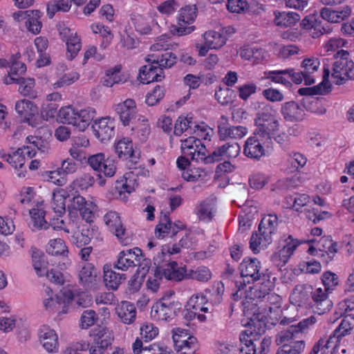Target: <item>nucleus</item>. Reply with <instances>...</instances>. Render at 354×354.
I'll return each instance as SVG.
<instances>
[{"label": "nucleus", "instance_id": "obj_1", "mask_svg": "<svg viewBox=\"0 0 354 354\" xmlns=\"http://www.w3.org/2000/svg\"><path fill=\"white\" fill-rule=\"evenodd\" d=\"M49 146L41 138L29 136L26 139V145L8 154H3L1 157L15 168L16 174L19 178H25L26 170L24 164L26 157L32 158L35 156L37 151L41 153H48Z\"/></svg>", "mask_w": 354, "mask_h": 354}, {"label": "nucleus", "instance_id": "obj_2", "mask_svg": "<svg viewBox=\"0 0 354 354\" xmlns=\"http://www.w3.org/2000/svg\"><path fill=\"white\" fill-rule=\"evenodd\" d=\"M75 295L72 290L64 287L57 294L50 288H46L42 300L43 307L50 315L59 320L68 313Z\"/></svg>", "mask_w": 354, "mask_h": 354}, {"label": "nucleus", "instance_id": "obj_3", "mask_svg": "<svg viewBox=\"0 0 354 354\" xmlns=\"http://www.w3.org/2000/svg\"><path fill=\"white\" fill-rule=\"evenodd\" d=\"M96 115V110L93 107L86 106L77 110L73 105L68 104L60 107L56 120L59 123L72 125L77 130L84 132Z\"/></svg>", "mask_w": 354, "mask_h": 354}, {"label": "nucleus", "instance_id": "obj_4", "mask_svg": "<svg viewBox=\"0 0 354 354\" xmlns=\"http://www.w3.org/2000/svg\"><path fill=\"white\" fill-rule=\"evenodd\" d=\"M180 150L184 156L198 163L208 165L221 160V147H217L213 151L208 152L201 140L194 136L181 140Z\"/></svg>", "mask_w": 354, "mask_h": 354}, {"label": "nucleus", "instance_id": "obj_5", "mask_svg": "<svg viewBox=\"0 0 354 354\" xmlns=\"http://www.w3.org/2000/svg\"><path fill=\"white\" fill-rule=\"evenodd\" d=\"M72 196L68 205L70 219L75 222L82 218L88 223L92 222L97 209L95 201L93 198L86 199L77 192L73 194Z\"/></svg>", "mask_w": 354, "mask_h": 354}, {"label": "nucleus", "instance_id": "obj_6", "mask_svg": "<svg viewBox=\"0 0 354 354\" xmlns=\"http://www.w3.org/2000/svg\"><path fill=\"white\" fill-rule=\"evenodd\" d=\"M170 46L169 37L166 34L160 36L151 46L153 53L145 57L146 62L158 64L162 68L171 67L176 64L177 57L173 53L167 51Z\"/></svg>", "mask_w": 354, "mask_h": 354}, {"label": "nucleus", "instance_id": "obj_7", "mask_svg": "<svg viewBox=\"0 0 354 354\" xmlns=\"http://www.w3.org/2000/svg\"><path fill=\"white\" fill-rule=\"evenodd\" d=\"M204 233L201 229L193 228L189 230L183 237L178 244H165L161 247L160 252L154 258L155 263L160 264L171 255L180 252V248H192L195 243L203 239Z\"/></svg>", "mask_w": 354, "mask_h": 354}, {"label": "nucleus", "instance_id": "obj_8", "mask_svg": "<svg viewBox=\"0 0 354 354\" xmlns=\"http://www.w3.org/2000/svg\"><path fill=\"white\" fill-rule=\"evenodd\" d=\"M332 76L337 79L336 84L340 85L348 80H354V62L347 50H339L335 55Z\"/></svg>", "mask_w": 354, "mask_h": 354}, {"label": "nucleus", "instance_id": "obj_9", "mask_svg": "<svg viewBox=\"0 0 354 354\" xmlns=\"http://www.w3.org/2000/svg\"><path fill=\"white\" fill-rule=\"evenodd\" d=\"M270 135L255 130L252 136L247 139L243 147V153L248 158L259 160L265 155V147H272Z\"/></svg>", "mask_w": 354, "mask_h": 354}, {"label": "nucleus", "instance_id": "obj_10", "mask_svg": "<svg viewBox=\"0 0 354 354\" xmlns=\"http://www.w3.org/2000/svg\"><path fill=\"white\" fill-rule=\"evenodd\" d=\"M197 17V8L194 5H187L181 8L176 15V24L171 26L170 32L174 35L184 36L191 34L195 30L192 26Z\"/></svg>", "mask_w": 354, "mask_h": 354}, {"label": "nucleus", "instance_id": "obj_11", "mask_svg": "<svg viewBox=\"0 0 354 354\" xmlns=\"http://www.w3.org/2000/svg\"><path fill=\"white\" fill-rule=\"evenodd\" d=\"M243 311L245 316L250 318L248 324L253 326L257 334H262L265 332L266 321L268 313L266 309L261 310L257 304L252 299H245L242 301Z\"/></svg>", "mask_w": 354, "mask_h": 354}, {"label": "nucleus", "instance_id": "obj_12", "mask_svg": "<svg viewBox=\"0 0 354 354\" xmlns=\"http://www.w3.org/2000/svg\"><path fill=\"white\" fill-rule=\"evenodd\" d=\"M209 306L208 300L203 293L194 295L187 303L186 310L187 313L185 317L190 319L197 318L200 322H203L206 321L207 316L202 313L209 314Z\"/></svg>", "mask_w": 354, "mask_h": 354}, {"label": "nucleus", "instance_id": "obj_13", "mask_svg": "<svg viewBox=\"0 0 354 354\" xmlns=\"http://www.w3.org/2000/svg\"><path fill=\"white\" fill-rule=\"evenodd\" d=\"M15 110L23 120L33 127L42 124V116L39 115L37 105L28 100H21L16 102Z\"/></svg>", "mask_w": 354, "mask_h": 354}, {"label": "nucleus", "instance_id": "obj_14", "mask_svg": "<svg viewBox=\"0 0 354 354\" xmlns=\"http://www.w3.org/2000/svg\"><path fill=\"white\" fill-rule=\"evenodd\" d=\"M113 149L116 157L122 160H129L137 163L140 159V153L135 149L131 138L129 137L116 138L113 144Z\"/></svg>", "mask_w": 354, "mask_h": 354}, {"label": "nucleus", "instance_id": "obj_15", "mask_svg": "<svg viewBox=\"0 0 354 354\" xmlns=\"http://www.w3.org/2000/svg\"><path fill=\"white\" fill-rule=\"evenodd\" d=\"M181 308V304L178 301L165 304L162 301H157L151 307V318L156 322H169L173 320Z\"/></svg>", "mask_w": 354, "mask_h": 354}, {"label": "nucleus", "instance_id": "obj_16", "mask_svg": "<svg viewBox=\"0 0 354 354\" xmlns=\"http://www.w3.org/2000/svg\"><path fill=\"white\" fill-rule=\"evenodd\" d=\"M138 186V176L133 171L127 172L115 182L113 198L127 202L129 196Z\"/></svg>", "mask_w": 354, "mask_h": 354}, {"label": "nucleus", "instance_id": "obj_17", "mask_svg": "<svg viewBox=\"0 0 354 354\" xmlns=\"http://www.w3.org/2000/svg\"><path fill=\"white\" fill-rule=\"evenodd\" d=\"M175 350L179 354H191L197 348V340L186 329L176 328L172 330Z\"/></svg>", "mask_w": 354, "mask_h": 354}, {"label": "nucleus", "instance_id": "obj_18", "mask_svg": "<svg viewBox=\"0 0 354 354\" xmlns=\"http://www.w3.org/2000/svg\"><path fill=\"white\" fill-rule=\"evenodd\" d=\"M42 12L39 10H29L26 11H17L13 13L14 20L18 23L24 22L28 32L33 35L40 33L42 28Z\"/></svg>", "mask_w": 354, "mask_h": 354}, {"label": "nucleus", "instance_id": "obj_19", "mask_svg": "<svg viewBox=\"0 0 354 354\" xmlns=\"http://www.w3.org/2000/svg\"><path fill=\"white\" fill-rule=\"evenodd\" d=\"M88 165L95 171L106 177H113L117 170V162L114 158L106 157L104 153H97L88 158Z\"/></svg>", "mask_w": 354, "mask_h": 354}, {"label": "nucleus", "instance_id": "obj_20", "mask_svg": "<svg viewBox=\"0 0 354 354\" xmlns=\"http://www.w3.org/2000/svg\"><path fill=\"white\" fill-rule=\"evenodd\" d=\"M38 340L42 348L51 354L57 353L59 350V339L57 331L47 324L39 326L37 330Z\"/></svg>", "mask_w": 354, "mask_h": 354}, {"label": "nucleus", "instance_id": "obj_21", "mask_svg": "<svg viewBox=\"0 0 354 354\" xmlns=\"http://www.w3.org/2000/svg\"><path fill=\"white\" fill-rule=\"evenodd\" d=\"M263 105V108L257 115L256 123L259 127L256 130L271 136L279 130V123L272 113V106L269 104Z\"/></svg>", "mask_w": 354, "mask_h": 354}, {"label": "nucleus", "instance_id": "obj_22", "mask_svg": "<svg viewBox=\"0 0 354 354\" xmlns=\"http://www.w3.org/2000/svg\"><path fill=\"white\" fill-rule=\"evenodd\" d=\"M115 120L110 116L93 120L92 129L95 138L101 142L109 141L115 135Z\"/></svg>", "mask_w": 354, "mask_h": 354}, {"label": "nucleus", "instance_id": "obj_23", "mask_svg": "<svg viewBox=\"0 0 354 354\" xmlns=\"http://www.w3.org/2000/svg\"><path fill=\"white\" fill-rule=\"evenodd\" d=\"M103 219L108 229L115 235L120 243L127 245L129 240L120 214L117 212L110 211L104 216Z\"/></svg>", "mask_w": 354, "mask_h": 354}, {"label": "nucleus", "instance_id": "obj_24", "mask_svg": "<svg viewBox=\"0 0 354 354\" xmlns=\"http://www.w3.org/2000/svg\"><path fill=\"white\" fill-rule=\"evenodd\" d=\"M59 35L66 46V56L69 59H74L81 49L82 44L80 37L73 30L65 26H60L58 28Z\"/></svg>", "mask_w": 354, "mask_h": 354}, {"label": "nucleus", "instance_id": "obj_25", "mask_svg": "<svg viewBox=\"0 0 354 354\" xmlns=\"http://www.w3.org/2000/svg\"><path fill=\"white\" fill-rule=\"evenodd\" d=\"M142 257V252L138 248L122 250L118 254L114 267L118 270L127 271L134 268Z\"/></svg>", "mask_w": 354, "mask_h": 354}, {"label": "nucleus", "instance_id": "obj_26", "mask_svg": "<svg viewBox=\"0 0 354 354\" xmlns=\"http://www.w3.org/2000/svg\"><path fill=\"white\" fill-rule=\"evenodd\" d=\"M73 185H68L64 188H56L52 192L50 207L59 216L66 212V200L73 195Z\"/></svg>", "mask_w": 354, "mask_h": 354}, {"label": "nucleus", "instance_id": "obj_27", "mask_svg": "<svg viewBox=\"0 0 354 354\" xmlns=\"http://www.w3.org/2000/svg\"><path fill=\"white\" fill-rule=\"evenodd\" d=\"M78 279L80 285L86 290H94L100 283V275L92 263H86L79 271Z\"/></svg>", "mask_w": 354, "mask_h": 354}, {"label": "nucleus", "instance_id": "obj_28", "mask_svg": "<svg viewBox=\"0 0 354 354\" xmlns=\"http://www.w3.org/2000/svg\"><path fill=\"white\" fill-rule=\"evenodd\" d=\"M316 322V317L312 315L308 318L302 319L297 324L290 325L287 330L280 333L279 337L277 339V344H283L286 341L296 337L297 335L303 333L306 329L314 325Z\"/></svg>", "mask_w": 354, "mask_h": 354}, {"label": "nucleus", "instance_id": "obj_29", "mask_svg": "<svg viewBox=\"0 0 354 354\" xmlns=\"http://www.w3.org/2000/svg\"><path fill=\"white\" fill-rule=\"evenodd\" d=\"M115 112L119 115L120 120L123 126H129L136 117L137 106L136 102L132 99H127L113 105Z\"/></svg>", "mask_w": 354, "mask_h": 354}, {"label": "nucleus", "instance_id": "obj_30", "mask_svg": "<svg viewBox=\"0 0 354 354\" xmlns=\"http://www.w3.org/2000/svg\"><path fill=\"white\" fill-rule=\"evenodd\" d=\"M276 233V230H272L267 227H258V231L252 233L250 241V248L252 251L257 254L259 252L260 246L266 247L272 241V235Z\"/></svg>", "mask_w": 354, "mask_h": 354}, {"label": "nucleus", "instance_id": "obj_31", "mask_svg": "<svg viewBox=\"0 0 354 354\" xmlns=\"http://www.w3.org/2000/svg\"><path fill=\"white\" fill-rule=\"evenodd\" d=\"M164 77L163 69L156 63L148 62L139 71V80L141 83L145 84L153 82H160Z\"/></svg>", "mask_w": 354, "mask_h": 354}, {"label": "nucleus", "instance_id": "obj_32", "mask_svg": "<svg viewBox=\"0 0 354 354\" xmlns=\"http://www.w3.org/2000/svg\"><path fill=\"white\" fill-rule=\"evenodd\" d=\"M216 212V199L211 196L201 202L195 209L198 218L203 222L209 223Z\"/></svg>", "mask_w": 354, "mask_h": 354}, {"label": "nucleus", "instance_id": "obj_33", "mask_svg": "<svg viewBox=\"0 0 354 354\" xmlns=\"http://www.w3.org/2000/svg\"><path fill=\"white\" fill-rule=\"evenodd\" d=\"M281 113L286 121H301L305 116L304 106L295 101L286 102L281 104Z\"/></svg>", "mask_w": 354, "mask_h": 354}, {"label": "nucleus", "instance_id": "obj_34", "mask_svg": "<svg viewBox=\"0 0 354 354\" xmlns=\"http://www.w3.org/2000/svg\"><path fill=\"white\" fill-rule=\"evenodd\" d=\"M29 214L30 217L29 225L33 230L48 228V223L45 218L46 211L43 201L38 202L34 207L30 209Z\"/></svg>", "mask_w": 354, "mask_h": 354}, {"label": "nucleus", "instance_id": "obj_35", "mask_svg": "<svg viewBox=\"0 0 354 354\" xmlns=\"http://www.w3.org/2000/svg\"><path fill=\"white\" fill-rule=\"evenodd\" d=\"M71 266V261L69 259L59 263V270L56 268L50 269L47 272L46 277L53 283L59 286L64 285L65 283L71 281L72 276L69 273L62 272L61 270H66Z\"/></svg>", "mask_w": 354, "mask_h": 354}, {"label": "nucleus", "instance_id": "obj_36", "mask_svg": "<svg viewBox=\"0 0 354 354\" xmlns=\"http://www.w3.org/2000/svg\"><path fill=\"white\" fill-rule=\"evenodd\" d=\"M184 227L185 225L182 222L178 221L175 223H171V221L165 216L156 225L155 234L158 239L172 236Z\"/></svg>", "mask_w": 354, "mask_h": 354}, {"label": "nucleus", "instance_id": "obj_37", "mask_svg": "<svg viewBox=\"0 0 354 354\" xmlns=\"http://www.w3.org/2000/svg\"><path fill=\"white\" fill-rule=\"evenodd\" d=\"M162 275L167 280L180 281L187 277V272L185 266L178 265L176 261H171L160 266Z\"/></svg>", "mask_w": 354, "mask_h": 354}, {"label": "nucleus", "instance_id": "obj_38", "mask_svg": "<svg viewBox=\"0 0 354 354\" xmlns=\"http://www.w3.org/2000/svg\"><path fill=\"white\" fill-rule=\"evenodd\" d=\"M260 262L257 258H245L239 266L240 273L243 277H250L253 281L261 279L263 273L260 272Z\"/></svg>", "mask_w": 354, "mask_h": 354}, {"label": "nucleus", "instance_id": "obj_39", "mask_svg": "<svg viewBox=\"0 0 354 354\" xmlns=\"http://www.w3.org/2000/svg\"><path fill=\"white\" fill-rule=\"evenodd\" d=\"M115 313L120 321L124 324H131L136 319V308L132 303L127 301L118 304Z\"/></svg>", "mask_w": 354, "mask_h": 354}, {"label": "nucleus", "instance_id": "obj_40", "mask_svg": "<svg viewBox=\"0 0 354 354\" xmlns=\"http://www.w3.org/2000/svg\"><path fill=\"white\" fill-rule=\"evenodd\" d=\"M34 46L37 49L38 54V57L35 62L36 66L41 68L50 65V57L46 52L48 47V39L42 36L37 37L34 40Z\"/></svg>", "mask_w": 354, "mask_h": 354}, {"label": "nucleus", "instance_id": "obj_41", "mask_svg": "<svg viewBox=\"0 0 354 354\" xmlns=\"http://www.w3.org/2000/svg\"><path fill=\"white\" fill-rule=\"evenodd\" d=\"M351 14V8L344 6L338 10H332L328 8H323L320 10L322 18L329 23H339L348 17Z\"/></svg>", "mask_w": 354, "mask_h": 354}, {"label": "nucleus", "instance_id": "obj_42", "mask_svg": "<svg viewBox=\"0 0 354 354\" xmlns=\"http://www.w3.org/2000/svg\"><path fill=\"white\" fill-rule=\"evenodd\" d=\"M312 286L309 284H298L292 290L290 299L294 305L301 306L308 302L310 297H312Z\"/></svg>", "mask_w": 354, "mask_h": 354}, {"label": "nucleus", "instance_id": "obj_43", "mask_svg": "<svg viewBox=\"0 0 354 354\" xmlns=\"http://www.w3.org/2000/svg\"><path fill=\"white\" fill-rule=\"evenodd\" d=\"M90 29L93 34L100 36V48L106 49L111 44L113 39V33L109 27L102 23L95 22L91 24Z\"/></svg>", "mask_w": 354, "mask_h": 354}, {"label": "nucleus", "instance_id": "obj_44", "mask_svg": "<svg viewBox=\"0 0 354 354\" xmlns=\"http://www.w3.org/2000/svg\"><path fill=\"white\" fill-rule=\"evenodd\" d=\"M103 273L104 285L109 290H116L125 279L124 274L116 272L108 264L104 266Z\"/></svg>", "mask_w": 354, "mask_h": 354}, {"label": "nucleus", "instance_id": "obj_45", "mask_svg": "<svg viewBox=\"0 0 354 354\" xmlns=\"http://www.w3.org/2000/svg\"><path fill=\"white\" fill-rule=\"evenodd\" d=\"M132 349L134 354H170L167 347L158 344L143 347L142 342L139 338L133 343Z\"/></svg>", "mask_w": 354, "mask_h": 354}, {"label": "nucleus", "instance_id": "obj_46", "mask_svg": "<svg viewBox=\"0 0 354 354\" xmlns=\"http://www.w3.org/2000/svg\"><path fill=\"white\" fill-rule=\"evenodd\" d=\"M32 266L39 277L46 276L48 268V261L45 256L37 248H31Z\"/></svg>", "mask_w": 354, "mask_h": 354}, {"label": "nucleus", "instance_id": "obj_47", "mask_svg": "<svg viewBox=\"0 0 354 354\" xmlns=\"http://www.w3.org/2000/svg\"><path fill=\"white\" fill-rule=\"evenodd\" d=\"M46 252L54 257H66L68 254V247L64 241L59 238L50 239L46 247Z\"/></svg>", "mask_w": 354, "mask_h": 354}, {"label": "nucleus", "instance_id": "obj_48", "mask_svg": "<svg viewBox=\"0 0 354 354\" xmlns=\"http://www.w3.org/2000/svg\"><path fill=\"white\" fill-rule=\"evenodd\" d=\"M131 130L141 140L146 139L151 133V127L148 119L142 115H139L136 121L131 122Z\"/></svg>", "mask_w": 354, "mask_h": 354}, {"label": "nucleus", "instance_id": "obj_49", "mask_svg": "<svg viewBox=\"0 0 354 354\" xmlns=\"http://www.w3.org/2000/svg\"><path fill=\"white\" fill-rule=\"evenodd\" d=\"M150 264V260L145 259L144 261L139 265L137 274H136L133 278L129 281L131 290L136 292L140 288L143 282V278L149 270Z\"/></svg>", "mask_w": 354, "mask_h": 354}, {"label": "nucleus", "instance_id": "obj_50", "mask_svg": "<svg viewBox=\"0 0 354 354\" xmlns=\"http://www.w3.org/2000/svg\"><path fill=\"white\" fill-rule=\"evenodd\" d=\"M127 80V75L121 72V66H115L106 72L103 84L111 87L115 84L125 82Z\"/></svg>", "mask_w": 354, "mask_h": 354}, {"label": "nucleus", "instance_id": "obj_51", "mask_svg": "<svg viewBox=\"0 0 354 354\" xmlns=\"http://www.w3.org/2000/svg\"><path fill=\"white\" fill-rule=\"evenodd\" d=\"M183 178L188 182H203L207 177V172L200 167H188L182 172Z\"/></svg>", "mask_w": 354, "mask_h": 354}, {"label": "nucleus", "instance_id": "obj_52", "mask_svg": "<svg viewBox=\"0 0 354 354\" xmlns=\"http://www.w3.org/2000/svg\"><path fill=\"white\" fill-rule=\"evenodd\" d=\"M354 327V317L351 315L345 316L339 326L333 331L332 337L333 339L337 338L336 342L339 339L346 335L350 333L351 330Z\"/></svg>", "mask_w": 354, "mask_h": 354}, {"label": "nucleus", "instance_id": "obj_53", "mask_svg": "<svg viewBox=\"0 0 354 354\" xmlns=\"http://www.w3.org/2000/svg\"><path fill=\"white\" fill-rule=\"evenodd\" d=\"M26 71V66L21 62H13L10 66V69L8 71V75L3 78L5 84H12L19 83V78L17 76L24 73Z\"/></svg>", "mask_w": 354, "mask_h": 354}, {"label": "nucleus", "instance_id": "obj_54", "mask_svg": "<svg viewBox=\"0 0 354 354\" xmlns=\"http://www.w3.org/2000/svg\"><path fill=\"white\" fill-rule=\"evenodd\" d=\"M275 23L279 26L288 27L296 24L300 19V16L294 12H282L275 15Z\"/></svg>", "mask_w": 354, "mask_h": 354}, {"label": "nucleus", "instance_id": "obj_55", "mask_svg": "<svg viewBox=\"0 0 354 354\" xmlns=\"http://www.w3.org/2000/svg\"><path fill=\"white\" fill-rule=\"evenodd\" d=\"M19 92L24 96L32 99L37 97V91L35 89V82L33 78H19Z\"/></svg>", "mask_w": 354, "mask_h": 354}, {"label": "nucleus", "instance_id": "obj_56", "mask_svg": "<svg viewBox=\"0 0 354 354\" xmlns=\"http://www.w3.org/2000/svg\"><path fill=\"white\" fill-rule=\"evenodd\" d=\"M131 21L135 29L140 34L147 35L151 30V24L148 19L140 14H133L131 17Z\"/></svg>", "mask_w": 354, "mask_h": 354}, {"label": "nucleus", "instance_id": "obj_57", "mask_svg": "<svg viewBox=\"0 0 354 354\" xmlns=\"http://www.w3.org/2000/svg\"><path fill=\"white\" fill-rule=\"evenodd\" d=\"M93 235V229H90L88 226H86L81 231H77L73 233L72 241L77 247H82L90 243Z\"/></svg>", "mask_w": 354, "mask_h": 354}, {"label": "nucleus", "instance_id": "obj_58", "mask_svg": "<svg viewBox=\"0 0 354 354\" xmlns=\"http://www.w3.org/2000/svg\"><path fill=\"white\" fill-rule=\"evenodd\" d=\"M286 73H288V71H286V69L265 71L264 76L262 79L270 80L272 82L281 84L286 87H290L292 84L286 77H285V75H287Z\"/></svg>", "mask_w": 354, "mask_h": 354}, {"label": "nucleus", "instance_id": "obj_59", "mask_svg": "<svg viewBox=\"0 0 354 354\" xmlns=\"http://www.w3.org/2000/svg\"><path fill=\"white\" fill-rule=\"evenodd\" d=\"M194 115L192 113H183L176 120L174 124V133L176 136L182 135L193 123Z\"/></svg>", "mask_w": 354, "mask_h": 354}, {"label": "nucleus", "instance_id": "obj_60", "mask_svg": "<svg viewBox=\"0 0 354 354\" xmlns=\"http://www.w3.org/2000/svg\"><path fill=\"white\" fill-rule=\"evenodd\" d=\"M268 276L262 274L261 280L262 282L254 290V296L258 299H264L268 297V299L270 298V294L274 287V284L272 281L267 279Z\"/></svg>", "mask_w": 354, "mask_h": 354}, {"label": "nucleus", "instance_id": "obj_61", "mask_svg": "<svg viewBox=\"0 0 354 354\" xmlns=\"http://www.w3.org/2000/svg\"><path fill=\"white\" fill-rule=\"evenodd\" d=\"M165 95V87L156 85L153 89L148 91L146 94L145 103L149 106H155L164 98Z\"/></svg>", "mask_w": 354, "mask_h": 354}, {"label": "nucleus", "instance_id": "obj_62", "mask_svg": "<svg viewBox=\"0 0 354 354\" xmlns=\"http://www.w3.org/2000/svg\"><path fill=\"white\" fill-rule=\"evenodd\" d=\"M42 178L44 180L57 186H63L67 182L66 177L63 174L59 168L55 170L44 171L42 174Z\"/></svg>", "mask_w": 354, "mask_h": 354}, {"label": "nucleus", "instance_id": "obj_63", "mask_svg": "<svg viewBox=\"0 0 354 354\" xmlns=\"http://www.w3.org/2000/svg\"><path fill=\"white\" fill-rule=\"evenodd\" d=\"M71 7V0H59L49 2L47 5V15L53 18L57 12H68Z\"/></svg>", "mask_w": 354, "mask_h": 354}, {"label": "nucleus", "instance_id": "obj_64", "mask_svg": "<svg viewBox=\"0 0 354 354\" xmlns=\"http://www.w3.org/2000/svg\"><path fill=\"white\" fill-rule=\"evenodd\" d=\"M140 336L145 342L156 338L159 334V328L151 322H144L140 328Z\"/></svg>", "mask_w": 354, "mask_h": 354}]
</instances>
